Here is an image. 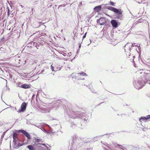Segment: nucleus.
Instances as JSON below:
<instances>
[{
  "instance_id": "obj_1",
  "label": "nucleus",
  "mask_w": 150,
  "mask_h": 150,
  "mask_svg": "<svg viewBox=\"0 0 150 150\" xmlns=\"http://www.w3.org/2000/svg\"><path fill=\"white\" fill-rule=\"evenodd\" d=\"M106 8L114 12L115 13V18L117 19H121L122 16V12L121 9H118L116 8L108 6L106 7Z\"/></svg>"
},
{
  "instance_id": "obj_2",
  "label": "nucleus",
  "mask_w": 150,
  "mask_h": 150,
  "mask_svg": "<svg viewBox=\"0 0 150 150\" xmlns=\"http://www.w3.org/2000/svg\"><path fill=\"white\" fill-rule=\"evenodd\" d=\"M144 83V81H137L135 82V83H134V85L137 89H139L143 86Z\"/></svg>"
},
{
  "instance_id": "obj_3",
  "label": "nucleus",
  "mask_w": 150,
  "mask_h": 150,
  "mask_svg": "<svg viewBox=\"0 0 150 150\" xmlns=\"http://www.w3.org/2000/svg\"><path fill=\"white\" fill-rule=\"evenodd\" d=\"M106 18L102 17L97 20V22L98 24H99L100 25H103L106 22Z\"/></svg>"
},
{
  "instance_id": "obj_4",
  "label": "nucleus",
  "mask_w": 150,
  "mask_h": 150,
  "mask_svg": "<svg viewBox=\"0 0 150 150\" xmlns=\"http://www.w3.org/2000/svg\"><path fill=\"white\" fill-rule=\"evenodd\" d=\"M27 105V103L25 102L23 103L21 106V109H19L18 110L19 112H24L25 110L26 106Z\"/></svg>"
},
{
  "instance_id": "obj_5",
  "label": "nucleus",
  "mask_w": 150,
  "mask_h": 150,
  "mask_svg": "<svg viewBox=\"0 0 150 150\" xmlns=\"http://www.w3.org/2000/svg\"><path fill=\"white\" fill-rule=\"evenodd\" d=\"M42 145L45 146V144H38L37 145H35V150H45V149L42 146Z\"/></svg>"
},
{
  "instance_id": "obj_6",
  "label": "nucleus",
  "mask_w": 150,
  "mask_h": 150,
  "mask_svg": "<svg viewBox=\"0 0 150 150\" xmlns=\"http://www.w3.org/2000/svg\"><path fill=\"white\" fill-rule=\"evenodd\" d=\"M45 125L49 127L50 129V130L48 131H47L44 128V127L42 128L41 130L43 132L48 134H51L52 133H53L52 132V128L48 125L46 124Z\"/></svg>"
},
{
  "instance_id": "obj_7",
  "label": "nucleus",
  "mask_w": 150,
  "mask_h": 150,
  "mask_svg": "<svg viewBox=\"0 0 150 150\" xmlns=\"http://www.w3.org/2000/svg\"><path fill=\"white\" fill-rule=\"evenodd\" d=\"M33 141L34 142V144L35 145H38V144H42L41 143L42 142V140L40 139H38L35 138V139H33Z\"/></svg>"
},
{
  "instance_id": "obj_8",
  "label": "nucleus",
  "mask_w": 150,
  "mask_h": 150,
  "mask_svg": "<svg viewBox=\"0 0 150 150\" xmlns=\"http://www.w3.org/2000/svg\"><path fill=\"white\" fill-rule=\"evenodd\" d=\"M13 142L14 143L13 148L15 149H18L20 146L23 145V144L18 143V142H17V140L15 141H14V142Z\"/></svg>"
},
{
  "instance_id": "obj_9",
  "label": "nucleus",
  "mask_w": 150,
  "mask_h": 150,
  "mask_svg": "<svg viewBox=\"0 0 150 150\" xmlns=\"http://www.w3.org/2000/svg\"><path fill=\"white\" fill-rule=\"evenodd\" d=\"M111 23L112 26L114 28H116L118 26V23L117 21L115 20H112L111 21Z\"/></svg>"
},
{
  "instance_id": "obj_10",
  "label": "nucleus",
  "mask_w": 150,
  "mask_h": 150,
  "mask_svg": "<svg viewBox=\"0 0 150 150\" xmlns=\"http://www.w3.org/2000/svg\"><path fill=\"white\" fill-rule=\"evenodd\" d=\"M73 142H74V140L75 139L76 140V142L77 143H79L81 142L82 140L81 139L77 138L76 135L74 136L73 137Z\"/></svg>"
},
{
  "instance_id": "obj_11",
  "label": "nucleus",
  "mask_w": 150,
  "mask_h": 150,
  "mask_svg": "<svg viewBox=\"0 0 150 150\" xmlns=\"http://www.w3.org/2000/svg\"><path fill=\"white\" fill-rule=\"evenodd\" d=\"M113 145L111 144H110V147L108 146V147L110 149H110V148H112V147H113L115 146L118 147H119L120 146H121V145L117 144L115 143H113Z\"/></svg>"
},
{
  "instance_id": "obj_12",
  "label": "nucleus",
  "mask_w": 150,
  "mask_h": 150,
  "mask_svg": "<svg viewBox=\"0 0 150 150\" xmlns=\"http://www.w3.org/2000/svg\"><path fill=\"white\" fill-rule=\"evenodd\" d=\"M19 86L20 87L23 88H30V85H28L26 84H22Z\"/></svg>"
},
{
  "instance_id": "obj_13",
  "label": "nucleus",
  "mask_w": 150,
  "mask_h": 150,
  "mask_svg": "<svg viewBox=\"0 0 150 150\" xmlns=\"http://www.w3.org/2000/svg\"><path fill=\"white\" fill-rule=\"evenodd\" d=\"M72 114H73V115H72L71 113H70L69 115V116L70 118H72L74 119L76 118L78 116L77 115L75 114V113L74 112L72 111Z\"/></svg>"
},
{
  "instance_id": "obj_14",
  "label": "nucleus",
  "mask_w": 150,
  "mask_h": 150,
  "mask_svg": "<svg viewBox=\"0 0 150 150\" xmlns=\"http://www.w3.org/2000/svg\"><path fill=\"white\" fill-rule=\"evenodd\" d=\"M101 9V6H96L94 8V10L96 12H98L100 11Z\"/></svg>"
},
{
  "instance_id": "obj_15",
  "label": "nucleus",
  "mask_w": 150,
  "mask_h": 150,
  "mask_svg": "<svg viewBox=\"0 0 150 150\" xmlns=\"http://www.w3.org/2000/svg\"><path fill=\"white\" fill-rule=\"evenodd\" d=\"M150 119V115H147L146 117H141V118H140L139 120L141 122V120H148Z\"/></svg>"
},
{
  "instance_id": "obj_16",
  "label": "nucleus",
  "mask_w": 150,
  "mask_h": 150,
  "mask_svg": "<svg viewBox=\"0 0 150 150\" xmlns=\"http://www.w3.org/2000/svg\"><path fill=\"white\" fill-rule=\"evenodd\" d=\"M27 147L30 150H35V145L34 144L33 145H29Z\"/></svg>"
},
{
  "instance_id": "obj_17",
  "label": "nucleus",
  "mask_w": 150,
  "mask_h": 150,
  "mask_svg": "<svg viewBox=\"0 0 150 150\" xmlns=\"http://www.w3.org/2000/svg\"><path fill=\"white\" fill-rule=\"evenodd\" d=\"M60 126L59 125H53L52 126V128L54 129H55L56 131H58V129L57 128H59Z\"/></svg>"
},
{
  "instance_id": "obj_18",
  "label": "nucleus",
  "mask_w": 150,
  "mask_h": 150,
  "mask_svg": "<svg viewBox=\"0 0 150 150\" xmlns=\"http://www.w3.org/2000/svg\"><path fill=\"white\" fill-rule=\"evenodd\" d=\"M35 126L38 128H39L40 129H42V128L44 127L43 124L41 123V124L37 125Z\"/></svg>"
},
{
  "instance_id": "obj_19",
  "label": "nucleus",
  "mask_w": 150,
  "mask_h": 150,
  "mask_svg": "<svg viewBox=\"0 0 150 150\" xmlns=\"http://www.w3.org/2000/svg\"><path fill=\"white\" fill-rule=\"evenodd\" d=\"M17 134L16 133H14L13 134V142H14V141L16 140V139H17Z\"/></svg>"
},
{
  "instance_id": "obj_20",
  "label": "nucleus",
  "mask_w": 150,
  "mask_h": 150,
  "mask_svg": "<svg viewBox=\"0 0 150 150\" xmlns=\"http://www.w3.org/2000/svg\"><path fill=\"white\" fill-rule=\"evenodd\" d=\"M24 135L28 138V139H31V137L29 134L26 132L25 134Z\"/></svg>"
},
{
  "instance_id": "obj_21",
  "label": "nucleus",
  "mask_w": 150,
  "mask_h": 150,
  "mask_svg": "<svg viewBox=\"0 0 150 150\" xmlns=\"http://www.w3.org/2000/svg\"><path fill=\"white\" fill-rule=\"evenodd\" d=\"M75 123V122H74H74H73V124H71V127H72L73 128H75V126L76 125H77V126H78V127H80V126L78 124H76Z\"/></svg>"
},
{
  "instance_id": "obj_22",
  "label": "nucleus",
  "mask_w": 150,
  "mask_h": 150,
  "mask_svg": "<svg viewBox=\"0 0 150 150\" xmlns=\"http://www.w3.org/2000/svg\"><path fill=\"white\" fill-rule=\"evenodd\" d=\"M77 74H80L82 76H86V74L83 72H81L80 73H78Z\"/></svg>"
},
{
  "instance_id": "obj_23",
  "label": "nucleus",
  "mask_w": 150,
  "mask_h": 150,
  "mask_svg": "<svg viewBox=\"0 0 150 150\" xmlns=\"http://www.w3.org/2000/svg\"><path fill=\"white\" fill-rule=\"evenodd\" d=\"M42 109H43V112L44 113H47V112H49L50 111V110H46V109H45L44 108H43Z\"/></svg>"
},
{
  "instance_id": "obj_24",
  "label": "nucleus",
  "mask_w": 150,
  "mask_h": 150,
  "mask_svg": "<svg viewBox=\"0 0 150 150\" xmlns=\"http://www.w3.org/2000/svg\"><path fill=\"white\" fill-rule=\"evenodd\" d=\"M19 132H21V133H22V134H23L24 135L25 134L26 132V131H25V130H19Z\"/></svg>"
},
{
  "instance_id": "obj_25",
  "label": "nucleus",
  "mask_w": 150,
  "mask_h": 150,
  "mask_svg": "<svg viewBox=\"0 0 150 150\" xmlns=\"http://www.w3.org/2000/svg\"><path fill=\"white\" fill-rule=\"evenodd\" d=\"M110 5H112V6H115V4L112 1H110Z\"/></svg>"
},
{
  "instance_id": "obj_26",
  "label": "nucleus",
  "mask_w": 150,
  "mask_h": 150,
  "mask_svg": "<svg viewBox=\"0 0 150 150\" xmlns=\"http://www.w3.org/2000/svg\"><path fill=\"white\" fill-rule=\"evenodd\" d=\"M62 54L64 56H66L67 55L68 56L69 55V53H68L67 54V53H65L64 52H62Z\"/></svg>"
},
{
  "instance_id": "obj_27",
  "label": "nucleus",
  "mask_w": 150,
  "mask_h": 150,
  "mask_svg": "<svg viewBox=\"0 0 150 150\" xmlns=\"http://www.w3.org/2000/svg\"><path fill=\"white\" fill-rule=\"evenodd\" d=\"M74 121H76V122H80V120L79 119H74Z\"/></svg>"
},
{
  "instance_id": "obj_28",
  "label": "nucleus",
  "mask_w": 150,
  "mask_h": 150,
  "mask_svg": "<svg viewBox=\"0 0 150 150\" xmlns=\"http://www.w3.org/2000/svg\"><path fill=\"white\" fill-rule=\"evenodd\" d=\"M51 69H52V71H55L54 70V67H53V66H52V65H51Z\"/></svg>"
},
{
  "instance_id": "obj_29",
  "label": "nucleus",
  "mask_w": 150,
  "mask_h": 150,
  "mask_svg": "<svg viewBox=\"0 0 150 150\" xmlns=\"http://www.w3.org/2000/svg\"><path fill=\"white\" fill-rule=\"evenodd\" d=\"M7 8L8 9V12H7V15L8 16H9V15H10V10H9V8L8 7Z\"/></svg>"
},
{
  "instance_id": "obj_30",
  "label": "nucleus",
  "mask_w": 150,
  "mask_h": 150,
  "mask_svg": "<svg viewBox=\"0 0 150 150\" xmlns=\"http://www.w3.org/2000/svg\"><path fill=\"white\" fill-rule=\"evenodd\" d=\"M79 117L80 118H81L82 119H85V118L83 116L82 117V116L81 114H80L79 116Z\"/></svg>"
},
{
  "instance_id": "obj_31",
  "label": "nucleus",
  "mask_w": 150,
  "mask_h": 150,
  "mask_svg": "<svg viewBox=\"0 0 150 150\" xmlns=\"http://www.w3.org/2000/svg\"><path fill=\"white\" fill-rule=\"evenodd\" d=\"M5 134V132H4V133H3L1 135V137L2 138H4V136Z\"/></svg>"
},
{
  "instance_id": "obj_32",
  "label": "nucleus",
  "mask_w": 150,
  "mask_h": 150,
  "mask_svg": "<svg viewBox=\"0 0 150 150\" xmlns=\"http://www.w3.org/2000/svg\"><path fill=\"white\" fill-rule=\"evenodd\" d=\"M132 44V45L131 46V47L129 48V50L132 49V48L134 46V45Z\"/></svg>"
},
{
  "instance_id": "obj_33",
  "label": "nucleus",
  "mask_w": 150,
  "mask_h": 150,
  "mask_svg": "<svg viewBox=\"0 0 150 150\" xmlns=\"http://www.w3.org/2000/svg\"><path fill=\"white\" fill-rule=\"evenodd\" d=\"M86 33H86L85 34L83 35V39L85 38L86 37Z\"/></svg>"
},
{
  "instance_id": "obj_34",
  "label": "nucleus",
  "mask_w": 150,
  "mask_h": 150,
  "mask_svg": "<svg viewBox=\"0 0 150 150\" xmlns=\"http://www.w3.org/2000/svg\"><path fill=\"white\" fill-rule=\"evenodd\" d=\"M35 96V95H33V96H32V100H33V99L34 98Z\"/></svg>"
},
{
  "instance_id": "obj_35",
  "label": "nucleus",
  "mask_w": 150,
  "mask_h": 150,
  "mask_svg": "<svg viewBox=\"0 0 150 150\" xmlns=\"http://www.w3.org/2000/svg\"><path fill=\"white\" fill-rule=\"evenodd\" d=\"M91 91L92 92H93V93H94L95 92V90H93V91L92 90H91Z\"/></svg>"
},
{
  "instance_id": "obj_36",
  "label": "nucleus",
  "mask_w": 150,
  "mask_h": 150,
  "mask_svg": "<svg viewBox=\"0 0 150 150\" xmlns=\"http://www.w3.org/2000/svg\"><path fill=\"white\" fill-rule=\"evenodd\" d=\"M128 44H127L126 45H125V47L126 46H127L128 45Z\"/></svg>"
},
{
  "instance_id": "obj_37",
  "label": "nucleus",
  "mask_w": 150,
  "mask_h": 150,
  "mask_svg": "<svg viewBox=\"0 0 150 150\" xmlns=\"http://www.w3.org/2000/svg\"><path fill=\"white\" fill-rule=\"evenodd\" d=\"M40 24H43V23H42V22H41L40 23Z\"/></svg>"
},
{
  "instance_id": "obj_38",
  "label": "nucleus",
  "mask_w": 150,
  "mask_h": 150,
  "mask_svg": "<svg viewBox=\"0 0 150 150\" xmlns=\"http://www.w3.org/2000/svg\"><path fill=\"white\" fill-rule=\"evenodd\" d=\"M120 149L121 150H123V149L122 148H120Z\"/></svg>"
},
{
  "instance_id": "obj_39",
  "label": "nucleus",
  "mask_w": 150,
  "mask_h": 150,
  "mask_svg": "<svg viewBox=\"0 0 150 150\" xmlns=\"http://www.w3.org/2000/svg\"><path fill=\"white\" fill-rule=\"evenodd\" d=\"M81 46V45H80L79 46V48H80Z\"/></svg>"
},
{
  "instance_id": "obj_40",
  "label": "nucleus",
  "mask_w": 150,
  "mask_h": 150,
  "mask_svg": "<svg viewBox=\"0 0 150 150\" xmlns=\"http://www.w3.org/2000/svg\"><path fill=\"white\" fill-rule=\"evenodd\" d=\"M59 101H59L58 100V102H57V103L59 102V103H60V102H59Z\"/></svg>"
},
{
  "instance_id": "obj_41",
  "label": "nucleus",
  "mask_w": 150,
  "mask_h": 150,
  "mask_svg": "<svg viewBox=\"0 0 150 150\" xmlns=\"http://www.w3.org/2000/svg\"><path fill=\"white\" fill-rule=\"evenodd\" d=\"M62 31H63V30H62L61 32H62Z\"/></svg>"
},
{
  "instance_id": "obj_42",
  "label": "nucleus",
  "mask_w": 150,
  "mask_h": 150,
  "mask_svg": "<svg viewBox=\"0 0 150 150\" xmlns=\"http://www.w3.org/2000/svg\"><path fill=\"white\" fill-rule=\"evenodd\" d=\"M40 25H39V26H38V27L40 26Z\"/></svg>"
},
{
  "instance_id": "obj_43",
  "label": "nucleus",
  "mask_w": 150,
  "mask_h": 150,
  "mask_svg": "<svg viewBox=\"0 0 150 150\" xmlns=\"http://www.w3.org/2000/svg\"><path fill=\"white\" fill-rule=\"evenodd\" d=\"M134 46H137V45H135Z\"/></svg>"
},
{
  "instance_id": "obj_44",
  "label": "nucleus",
  "mask_w": 150,
  "mask_h": 150,
  "mask_svg": "<svg viewBox=\"0 0 150 150\" xmlns=\"http://www.w3.org/2000/svg\"><path fill=\"white\" fill-rule=\"evenodd\" d=\"M26 143V142H25L24 143Z\"/></svg>"
},
{
  "instance_id": "obj_45",
  "label": "nucleus",
  "mask_w": 150,
  "mask_h": 150,
  "mask_svg": "<svg viewBox=\"0 0 150 150\" xmlns=\"http://www.w3.org/2000/svg\"><path fill=\"white\" fill-rule=\"evenodd\" d=\"M149 83V84H150V82Z\"/></svg>"
}]
</instances>
